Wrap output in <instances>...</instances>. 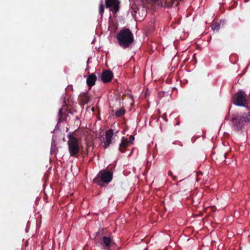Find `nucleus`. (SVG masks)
Masks as SVG:
<instances>
[{"mask_svg":"<svg viewBox=\"0 0 250 250\" xmlns=\"http://www.w3.org/2000/svg\"><path fill=\"white\" fill-rule=\"evenodd\" d=\"M118 44L123 49L130 47L134 40L133 34L128 28H124L119 32L117 35Z\"/></svg>","mask_w":250,"mask_h":250,"instance_id":"1","label":"nucleus"},{"mask_svg":"<svg viewBox=\"0 0 250 250\" xmlns=\"http://www.w3.org/2000/svg\"><path fill=\"white\" fill-rule=\"evenodd\" d=\"M113 179V172L111 170L104 169L101 170L93 179V182L102 187L109 184Z\"/></svg>","mask_w":250,"mask_h":250,"instance_id":"2","label":"nucleus"},{"mask_svg":"<svg viewBox=\"0 0 250 250\" xmlns=\"http://www.w3.org/2000/svg\"><path fill=\"white\" fill-rule=\"evenodd\" d=\"M231 121L236 131H239L245 123L250 122V112L244 113L241 116L238 114H233Z\"/></svg>","mask_w":250,"mask_h":250,"instance_id":"3","label":"nucleus"},{"mask_svg":"<svg viewBox=\"0 0 250 250\" xmlns=\"http://www.w3.org/2000/svg\"><path fill=\"white\" fill-rule=\"evenodd\" d=\"M67 137L68 151L70 156L78 157L80 150L78 139L71 134L68 135Z\"/></svg>","mask_w":250,"mask_h":250,"instance_id":"4","label":"nucleus"},{"mask_svg":"<svg viewBox=\"0 0 250 250\" xmlns=\"http://www.w3.org/2000/svg\"><path fill=\"white\" fill-rule=\"evenodd\" d=\"M233 103L239 106L245 107L248 105L247 95L243 90H240L235 94L232 101Z\"/></svg>","mask_w":250,"mask_h":250,"instance_id":"5","label":"nucleus"},{"mask_svg":"<svg viewBox=\"0 0 250 250\" xmlns=\"http://www.w3.org/2000/svg\"><path fill=\"white\" fill-rule=\"evenodd\" d=\"M120 3L119 0H105L106 8H112L111 10L115 13L119 11Z\"/></svg>","mask_w":250,"mask_h":250,"instance_id":"6","label":"nucleus"},{"mask_svg":"<svg viewBox=\"0 0 250 250\" xmlns=\"http://www.w3.org/2000/svg\"><path fill=\"white\" fill-rule=\"evenodd\" d=\"M113 130L109 129L107 130L105 133V140L103 142V147L105 149L107 148L112 144V140L113 135Z\"/></svg>","mask_w":250,"mask_h":250,"instance_id":"7","label":"nucleus"},{"mask_svg":"<svg viewBox=\"0 0 250 250\" xmlns=\"http://www.w3.org/2000/svg\"><path fill=\"white\" fill-rule=\"evenodd\" d=\"M113 77V74L109 70H104L101 75V80L104 83L110 82Z\"/></svg>","mask_w":250,"mask_h":250,"instance_id":"8","label":"nucleus"},{"mask_svg":"<svg viewBox=\"0 0 250 250\" xmlns=\"http://www.w3.org/2000/svg\"><path fill=\"white\" fill-rule=\"evenodd\" d=\"M130 145L131 144L128 142L127 139L125 138V137H123L118 149L120 152L124 153L126 148Z\"/></svg>","mask_w":250,"mask_h":250,"instance_id":"9","label":"nucleus"},{"mask_svg":"<svg viewBox=\"0 0 250 250\" xmlns=\"http://www.w3.org/2000/svg\"><path fill=\"white\" fill-rule=\"evenodd\" d=\"M97 80V76L94 73H91L89 74L86 79V84L91 88L92 86L95 85V82Z\"/></svg>","mask_w":250,"mask_h":250,"instance_id":"10","label":"nucleus"},{"mask_svg":"<svg viewBox=\"0 0 250 250\" xmlns=\"http://www.w3.org/2000/svg\"><path fill=\"white\" fill-rule=\"evenodd\" d=\"M79 98L80 101L83 104H88L89 101V100H90V97L88 95V93H83L81 94L80 95Z\"/></svg>","mask_w":250,"mask_h":250,"instance_id":"11","label":"nucleus"},{"mask_svg":"<svg viewBox=\"0 0 250 250\" xmlns=\"http://www.w3.org/2000/svg\"><path fill=\"white\" fill-rule=\"evenodd\" d=\"M103 242L106 248H109L110 246L111 243V239L110 238L106 236H104L103 238Z\"/></svg>","mask_w":250,"mask_h":250,"instance_id":"12","label":"nucleus"},{"mask_svg":"<svg viewBox=\"0 0 250 250\" xmlns=\"http://www.w3.org/2000/svg\"><path fill=\"white\" fill-rule=\"evenodd\" d=\"M99 14L103 17V14L104 13V5L103 4V0H101L99 5Z\"/></svg>","mask_w":250,"mask_h":250,"instance_id":"13","label":"nucleus"},{"mask_svg":"<svg viewBox=\"0 0 250 250\" xmlns=\"http://www.w3.org/2000/svg\"><path fill=\"white\" fill-rule=\"evenodd\" d=\"M125 110L121 109L118 110L116 111V112L115 113V115L117 117H119L123 116L125 114Z\"/></svg>","mask_w":250,"mask_h":250,"instance_id":"14","label":"nucleus"},{"mask_svg":"<svg viewBox=\"0 0 250 250\" xmlns=\"http://www.w3.org/2000/svg\"><path fill=\"white\" fill-rule=\"evenodd\" d=\"M220 25L219 23L216 22L211 26V29L213 30L218 31L220 29Z\"/></svg>","mask_w":250,"mask_h":250,"instance_id":"15","label":"nucleus"},{"mask_svg":"<svg viewBox=\"0 0 250 250\" xmlns=\"http://www.w3.org/2000/svg\"><path fill=\"white\" fill-rule=\"evenodd\" d=\"M129 140H128V142L131 144H133V141H134V137L133 135H130L129 138Z\"/></svg>","mask_w":250,"mask_h":250,"instance_id":"16","label":"nucleus"},{"mask_svg":"<svg viewBox=\"0 0 250 250\" xmlns=\"http://www.w3.org/2000/svg\"><path fill=\"white\" fill-rule=\"evenodd\" d=\"M168 175L169 176H171L172 177L173 179L174 180L176 181V180H177V177H176V176H173V175H172V171H168Z\"/></svg>","mask_w":250,"mask_h":250,"instance_id":"17","label":"nucleus"},{"mask_svg":"<svg viewBox=\"0 0 250 250\" xmlns=\"http://www.w3.org/2000/svg\"><path fill=\"white\" fill-rule=\"evenodd\" d=\"M227 155V153H224V154H223V156H224V159H226V158Z\"/></svg>","mask_w":250,"mask_h":250,"instance_id":"18","label":"nucleus"},{"mask_svg":"<svg viewBox=\"0 0 250 250\" xmlns=\"http://www.w3.org/2000/svg\"><path fill=\"white\" fill-rule=\"evenodd\" d=\"M59 114L60 115V116H62V111L61 109L59 110Z\"/></svg>","mask_w":250,"mask_h":250,"instance_id":"19","label":"nucleus"},{"mask_svg":"<svg viewBox=\"0 0 250 250\" xmlns=\"http://www.w3.org/2000/svg\"><path fill=\"white\" fill-rule=\"evenodd\" d=\"M153 0V1L156 2V1H157L158 0Z\"/></svg>","mask_w":250,"mask_h":250,"instance_id":"20","label":"nucleus"}]
</instances>
